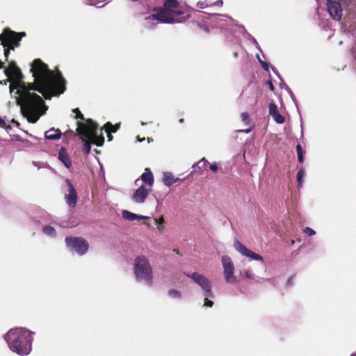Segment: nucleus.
<instances>
[{
    "instance_id": "18",
    "label": "nucleus",
    "mask_w": 356,
    "mask_h": 356,
    "mask_svg": "<svg viewBox=\"0 0 356 356\" xmlns=\"http://www.w3.org/2000/svg\"><path fill=\"white\" fill-rule=\"evenodd\" d=\"M25 35L26 34L24 32L17 33L15 32L9 31V35L8 36V40L14 43V47L12 48V49H14L15 47H18L19 45L20 40L24 36H25Z\"/></svg>"
},
{
    "instance_id": "40",
    "label": "nucleus",
    "mask_w": 356,
    "mask_h": 356,
    "mask_svg": "<svg viewBox=\"0 0 356 356\" xmlns=\"http://www.w3.org/2000/svg\"><path fill=\"white\" fill-rule=\"evenodd\" d=\"M296 152H297V154H304V151H303V149H302L301 145L298 144L296 145Z\"/></svg>"
},
{
    "instance_id": "10",
    "label": "nucleus",
    "mask_w": 356,
    "mask_h": 356,
    "mask_svg": "<svg viewBox=\"0 0 356 356\" xmlns=\"http://www.w3.org/2000/svg\"><path fill=\"white\" fill-rule=\"evenodd\" d=\"M327 9L330 17L337 21H339L342 17V4L334 0H326Z\"/></svg>"
},
{
    "instance_id": "13",
    "label": "nucleus",
    "mask_w": 356,
    "mask_h": 356,
    "mask_svg": "<svg viewBox=\"0 0 356 356\" xmlns=\"http://www.w3.org/2000/svg\"><path fill=\"white\" fill-rule=\"evenodd\" d=\"M58 159L62 163H63L65 168H67V169H70L71 168L72 161L67 152L65 147H61L59 149L58 153Z\"/></svg>"
},
{
    "instance_id": "7",
    "label": "nucleus",
    "mask_w": 356,
    "mask_h": 356,
    "mask_svg": "<svg viewBox=\"0 0 356 356\" xmlns=\"http://www.w3.org/2000/svg\"><path fill=\"white\" fill-rule=\"evenodd\" d=\"M186 276L191 278L200 286L205 297L211 298L214 297L211 290V283L207 277L197 273H187Z\"/></svg>"
},
{
    "instance_id": "4",
    "label": "nucleus",
    "mask_w": 356,
    "mask_h": 356,
    "mask_svg": "<svg viewBox=\"0 0 356 356\" xmlns=\"http://www.w3.org/2000/svg\"><path fill=\"white\" fill-rule=\"evenodd\" d=\"M76 124L77 126L76 131L83 142V150L85 153H90L91 149L89 140H93V143L98 147L103 145L104 143V138L102 136L103 128L99 133L98 125L91 119L86 120L85 122L77 120Z\"/></svg>"
},
{
    "instance_id": "47",
    "label": "nucleus",
    "mask_w": 356,
    "mask_h": 356,
    "mask_svg": "<svg viewBox=\"0 0 356 356\" xmlns=\"http://www.w3.org/2000/svg\"><path fill=\"white\" fill-rule=\"evenodd\" d=\"M298 160L300 163H302L304 161V154H298Z\"/></svg>"
},
{
    "instance_id": "34",
    "label": "nucleus",
    "mask_w": 356,
    "mask_h": 356,
    "mask_svg": "<svg viewBox=\"0 0 356 356\" xmlns=\"http://www.w3.org/2000/svg\"><path fill=\"white\" fill-rule=\"evenodd\" d=\"M0 127L4 128L6 130L10 129V125L7 126L5 120L3 118H1V117H0Z\"/></svg>"
},
{
    "instance_id": "60",
    "label": "nucleus",
    "mask_w": 356,
    "mask_h": 356,
    "mask_svg": "<svg viewBox=\"0 0 356 356\" xmlns=\"http://www.w3.org/2000/svg\"><path fill=\"white\" fill-rule=\"evenodd\" d=\"M342 44H343V42H342V41L339 42V45H341Z\"/></svg>"
},
{
    "instance_id": "28",
    "label": "nucleus",
    "mask_w": 356,
    "mask_h": 356,
    "mask_svg": "<svg viewBox=\"0 0 356 356\" xmlns=\"http://www.w3.org/2000/svg\"><path fill=\"white\" fill-rule=\"evenodd\" d=\"M272 117L277 124H282L284 122V118L280 113L273 115Z\"/></svg>"
},
{
    "instance_id": "29",
    "label": "nucleus",
    "mask_w": 356,
    "mask_h": 356,
    "mask_svg": "<svg viewBox=\"0 0 356 356\" xmlns=\"http://www.w3.org/2000/svg\"><path fill=\"white\" fill-rule=\"evenodd\" d=\"M286 90L288 92V93L290 95L291 99L293 100V102H294L295 105L298 108V104H297V101H296V97H295L294 94L293 93V92L291 91V90L290 89V88L288 86H286Z\"/></svg>"
},
{
    "instance_id": "35",
    "label": "nucleus",
    "mask_w": 356,
    "mask_h": 356,
    "mask_svg": "<svg viewBox=\"0 0 356 356\" xmlns=\"http://www.w3.org/2000/svg\"><path fill=\"white\" fill-rule=\"evenodd\" d=\"M272 70L274 72V73L277 76V77L283 82L281 84V87H284L286 88V86H287L284 81L280 74L277 72L276 69L275 67H272Z\"/></svg>"
},
{
    "instance_id": "53",
    "label": "nucleus",
    "mask_w": 356,
    "mask_h": 356,
    "mask_svg": "<svg viewBox=\"0 0 356 356\" xmlns=\"http://www.w3.org/2000/svg\"><path fill=\"white\" fill-rule=\"evenodd\" d=\"M256 57H257V60H258L259 63H260V60H262L261 59V58H260L259 55V54H257V55H256Z\"/></svg>"
},
{
    "instance_id": "11",
    "label": "nucleus",
    "mask_w": 356,
    "mask_h": 356,
    "mask_svg": "<svg viewBox=\"0 0 356 356\" xmlns=\"http://www.w3.org/2000/svg\"><path fill=\"white\" fill-rule=\"evenodd\" d=\"M234 247L235 250L241 253L243 256L247 257L253 260L261 261L264 262V259L260 254L248 249L238 241H235Z\"/></svg>"
},
{
    "instance_id": "19",
    "label": "nucleus",
    "mask_w": 356,
    "mask_h": 356,
    "mask_svg": "<svg viewBox=\"0 0 356 356\" xmlns=\"http://www.w3.org/2000/svg\"><path fill=\"white\" fill-rule=\"evenodd\" d=\"M163 181L166 186L170 187L173 184L179 181V179L178 177H175L172 173L166 172L163 173Z\"/></svg>"
},
{
    "instance_id": "54",
    "label": "nucleus",
    "mask_w": 356,
    "mask_h": 356,
    "mask_svg": "<svg viewBox=\"0 0 356 356\" xmlns=\"http://www.w3.org/2000/svg\"><path fill=\"white\" fill-rule=\"evenodd\" d=\"M108 141H111L113 139V136L111 134H108Z\"/></svg>"
},
{
    "instance_id": "3",
    "label": "nucleus",
    "mask_w": 356,
    "mask_h": 356,
    "mask_svg": "<svg viewBox=\"0 0 356 356\" xmlns=\"http://www.w3.org/2000/svg\"><path fill=\"white\" fill-rule=\"evenodd\" d=\"M35 332L26 327L10 329L3 336L9 349L19 356H26L32 350Z\"/></svg>"
},
{
    "instance_id": "51",
    "label": "nucleus",
    "mask_w": 356,
    "mask_h": 356,
    "mask_svg": "<svg viewBox=\"0 0 356 356\" xmlns=\"http://www.w3.org/2000/svg\"><path fill=\"white\" fill-rule=\"evenodd\" d=\"M0 69H3V70H4V69H6V68L4 67L3 63V62H1V61H0Z\"/></svg>"
},
{
    "instance_id": "36",
    "label": "nucleus",
    "mask_w": 356,
    "mask_h": 356,
    "mask_svg": "<svg viewBox=\"0 0 356 356\" xmlns=\"http://www.w3.org/2000/svg\"><path fill=\"white\" fill-rule=\"evenodd\" d=\"M260 65L261 67L266 72L269 71V65L267 62L264 60H260Z\"/></svg>"
},
{
    "instance_id": "14",
    "label": "nucleus",
    "mask_w": 356,
    "mask_h": 356,
    "mask_svg": "<svg viewBox=\"0 0 356 356\" xmlns=\"http://www.w3.org/2000/svg\"><path fill=\"white\" fill-rule=\"evenodd\" d=\"M122 218L128 221H134V220H141L149 218V217L142 215H138L134 213H132L128 210H122Z\"/></svg>"
},
{
    "instance_id": "50",
    "label": "nucleus",
    "mask_w": 356,
    "mask_h": 356,
    "mask_svg": "<svg viewBox=\"0 0 356 356\" xmlns=\"http://www.w3.org/2000/svg\"><path fill=\"white\" fill-rule=\"evenodd\" d=\"M10 54V51L8 49L5 50V56L8 58V55Z\"/></svg>"
},
{
    "instance_id": "42",
    "label": "nucleus",
    "mask_w": 356,
    "mask_h": 356,
    "mask_svg": "<svg viewBox=\"0 0 356 356\" xmlns=\"http://www.w3.org/2000/svg\"><path fill=\"white\" fill-rule=\"evenodd\" d=\"M293 276H291L289 277L286 282V286H290L293 285Z\"/></svg>"
},
{
    "instance_id": "52",
    "label": "nucleus",
    "mask_w": 356,
    "mask_h": 356,
    "mask_svg": "<svg viewBox=\"0 0 356 356\" xmlns=\"http://www.w3.org/2000/svg\"><path fill=\"white\" fill-rule=\"evenodd\" d=\"M233 56L235 58H237L238 57V54L237 52H234L233 54Z\"/></svg>"
},
{
    "instance_id": "17",
    "label": "nucleus",
    "mask_w": 356,
    "mask_h": 356,
    "mask_svg": "<svg viewBox=\"0 0 356 356\" xmlns=\"http://www.w3.org/2000/svg\"><path fill=\"white\" fill-rule=\"evenodd\" d=\"M61 136L62 133L58 129L51 128L44 132V138L49 140H58Z\"/></svg>"
},
{
    "instance_id": "1",
    "label": "nucleus",
    "mask_w": 356,
    "mask_h": 356,
    "mask_svg": "<svg viewBox=\"0 0 356 356\" xmlns=\"http://www.w3.org/2000/svg\"><path fill=\"white\" fill-rule=\"evenodd\" d=\"M31 72L37 86L24 82L20 69L14 61H11L8 69L3 71L4 76L7 78L3 81H0V85H7L11 81L10 77L14 79V82L9 86L10 93H15L17 104L20 106L23 116L29 122L35 123L40 116L45 114L48 107L42 98L34 91L39 92L45 99H49L52 96L59 95L65 92V81L60 72L54 76L47 65L40 59H36L31 63Z\"/></svg>"
},
{
    "instance_id": "61",
    "label": "nucleus",
    "mask_w": 356,
    "mask_h": 356,
    "mask_svg": "<svg viewBox=\"0 0 356 356\" xmlns=\"http://www.w3.org/2000/svg\"><path fill=\"white\" fill-rule=\"evenodd\" d=\"M183 121H184L183 119L179 120V122H181V123L183 122Z\"/></svg>"
},
{
    "instance_id": "12",
    "label": "nucleus",
    "mask_w": 356,
    "mask_h": 356,
    "mask_svg": "<svg viewBox=\"0 0 356 356\" xmlns=\"http://www.w3.org/2000/svg\"><path fill=\"white\" fill-rule=\"evenodd\" d=\"M152 188H146L144 185H141L137 188L132 195V200L137 204H142L145 202L149 193L151 192Z\"/></svg>"
},
{
    "instance_id": "24",
    "label": "nucleus",
    "mask_w": 356,
    "mask_h": 356,
    "mask_svg": "<svg viewBox=\"0 0 356 356\" xmlns=\"http://www.w3.org/2000/svg\"><path fill=\"white\" fill-rule=\"evenodd\" d=\"M207 163L208 161L205 158H202L197 163L194 164L192 168L194 171H196V168H199L200 170H202Z\"/></svg>"
},
{
    "instance_id": "31",
    "label": "nucleus",
    "mask_w": 356,
    "mask_h": 356,
    "mask_svg": "<svg viewBox=\"0 0 356 356\" xmlns=\"http://www.w3.org/2000/svg\"><path fill=\"white\" fill-rule=\"evenodd\" d=\"M303 232L308 236H314L316 234V232L311 227H307L304 228Z\"/></svg>"
},
{
    "instance_id": "27",
    "label": "nucleus",
    "mask_w": 356,
    "mask_h": 356,
    "mask_svg": "<svg viewBox=\"0 0 356 356\" xmlns=\"http://www.w3.org/2000/svg\"><path fill=\"white\" fill-rule=\"evenodd\" d=\"M277 106L275 103H270L269 104V113L271 116L278 113Z\"/></svg>"
},
{
    "instance_id": "23",
    "label": "nucleus",
    "mask_w": 356,
    "mask_h": 356,
    "mask_svg": "<svg viewBox=\"0 0 356 356\" xmlns=\"http://www.w3.org/2000/svg\"><path fill=\"white\" fill-rule=\"evenodd\" d=\"M305 175V172L303 168H300L297 173V182H298V187L300 188L302 187V182H303V177Z\"/></svg>"
},
{
    "instance_id": "2",
    "label": "nucleus",
    "mask_w": 356,
    "mask_h": 356,
    "mask_svg": "<svg viewBox=\"0 0 356 356\" xmlns=\"http://www.w3.org/2000/svg\"><path fill=\"white\" fill-rule=\"evenodd\" d=\"M155 13L145 18L146 21L157 20L163 24H176L185 22L191 15L184 10L178 0H165L163 5L154 9Z\"/></svg>"
},
{
    "instance_id": "38",
    "label": "nucleus",
    "mask_w": 356,
    "mask_h": 356,
    "mask_svg": "<svg viewBox=\"0 0 356 356\" xmlns=\"http://www.w3.org/2000/svg\"><path fill=\"white\" fill-rule=\"evenodd\" d=\"M208 298L209 297H206V298L204 299V306L207 307H211L213 305V301L209 300Z\"/></svg>"
},
{
    "instance_id": "32",
    "label": "nucleus",
    "mask_w": 356,
    "mask_h": 356,
    "mask_svg": "<svg viewBox=\"0 0 356 356\" xmlns=\"http://www.w3.org/2000/svg\"><path fill=\"white\" fill-rule=\"evenodd\" d=\"M73 112L76 114L75 118L78 120L80 119L81 120H85V118L83 115V114L81 113V111L79 110V108H76L73 110Z\"/></svg>"
},
{
    "instance_id": "26",
    "label": "nucleus",
    "mask_w": 356,
    "mask_h": 356,
    "mask_svg": "<svg viewBox=\"0 0 356 356\" xmlns=\"http://www.w3.org/2000/svg\"><path fill=\"white\" fill-rule=\"evenodd\" d=\"M120 126L116 124L115 127L111 123V122H107L104 125V128L106 129V131H111L113 133H115L118 131V129H119Z\"/></svg>"
},
{
    "instance_id": "25",
    "label": "nucleus",
    "mask_w": 356,
    "mask_h": 356,
    "mask_svg": "<svg viewBox=\"0 0 356 356\" xmlns=\"http://www.w3.org/2000/svg\"><path fill=\"white\" fill-rule=\"evenodd\" d=\"M168 296L174 299H181V293L177 289H170L168 291Z\"/></svg>"
},
{
    "instance_id": "22",
    "label": "nucleus",
    "mask_w": 356,
    "mask_h": 356,
    "mask_svg": "<svg viewBox=\"0 0 356 356\" xmlns=\"http://www.w3.org/2000/svg\"><path fill=\"white\" fill-rule=\"evenodd\" d=\"M241 27L243 29V31H244L245 34L246 35L247 38L253 43V44L255 46V47L261 52H262L261 49L257 42V40L249 33L247 32L245 27L243 26H241Z\"/></svg>"
},
{
    "instance_id": "56",
    "label": "nucleus",
    "mask_w": 356,
    "mask_h": 356,
    "mask_svg": "<svg viewBox=\"0 0 356 356\" xmlns=\"http://www.w3.org/2000/svg\"><path fill=\"white\" fill-rule=\"evenodd\" d=\"M301 137H303V129H302V126H301Z\"/></svg>"
},
{
    "instance_id": "59",
    "label": "nucleus",
    "mask_w": 356,
    "mask_h": 356,
    "mask_svg": "<svg viewBox=\"0 0 356 356\" xmlns=\"http://www.w3.org/2000/svg\"><path fill=\"white\" fill-rule=\"evenodd\" d=\"M140 124H141V125H143H143H145L146 123H145V122H141V123H140Z\"/></svg>"
},
{
    "instance_id": "21",
    "label": "nucleus",
    "mask_w": 356,
    "mask_h": 356,
    "mask_svg": "<svg viewBox=\"0 0 356 356\" xmlns=\"http://www.w3.org/2000/svg\"><path fill=\"white\" fill-rule=\"evenodd\" d=\"M88 4L97 8H102L108 3L111 0H88Z\"/></svg>"
},
{
    "instance_id": "37",
    "label": "nucleus",
    "mask_w": 356,
    "mask_h": 356,
    "mask_svg": "<svg viewBox=\"0 0 356 356\" xmlns=\"http://www.w3.org/2000/svg\"><path fill=\"white\" fill-rule=\"evenodd\" d=\"M154 222H155V224L158 226V229L159 230H161V228L159 227V225L163 224V222H164L163 218L161 217V218H155L154 219Z\"/></svg>"
},
{
    "instance_id": "57",
    "label": "nucleus",
    "mask_w": 356,
    "mask_h": 356,
    "mask_svg": "<svg viewBox=\"0 0 356 356\" xmlns=\"http://www.w3.org/2000/svg\"><path fill=\"white\" fill-rule=\"evenodd\" d=\"M138 140H139L140 142H142V141L145 140V138H143V139H140V138H138Z\"/></svg>"
},
{
    "instance_id": "48",
    "label": "nucleus",
    "mask_w": 356,
    "mask_h": 356,
    "mask_svg": "<svg viewBox=\"0 0 356 356\" xmlns=\"http://www.w3.org/2000/svg\"><path fill=\"white\" fill-rule=\"evenodd\" d=\"M11 123H12L14 126H15V127H19V124H19L17 120H15V119H13V120H11Z\"/></svg>"
},
{
    "instance_id": "5",
    "label": "nucleus",
    "mask_w": 356,
    "mask_h": 356,
    "mask_svg": "<svg viewBox=\"0 0 356 356\" xmlns=\"http://www.w3.org/2000/svg\"><path fill=\"white\" fill-rule=\"evenodd\" d=\"M134 275L138 282L149 286L152 285V268L148 259L144 256H139L135 259Z\"/></svg>"
},
{
    "instance_id": "41",
    "label": "nucleus",
    "mask_w": 356,
    "mask_h": 356,
    "mask_svg": "<svg viewBox=\"0 0 356 356\" xmlns=\"http://www.w3.org/2000/svg\"><path fill=\"white\" fill-rule=\"evenodd\" d=\"M352 54L355 58H356V40L355 41L353 47H352Z\"/></svg>"
},
{
    "instance_id": "8",
    "label": "nucleus",
    "mask_w": 356,
    "mask_h": 356,
    "mask_svg": "<svg viewBox=\"0 0 356 356\" xmlns=\"http://www.w3.org/2000/svg\"><path fill=\"white\" fill-rule=\"evenodd\" d=\"M63 189L65 193V199L67 205L70 207H75L77 202V193L70 179H66L65 180Z\"/></svg>"
},
{
    "instance_id": "46",
    "label": "nucleus",
    "mask_w": 356,
    "mask_h": 356,
    "mask_svg": "<svg viewBox=\"0 0 356 356\" xmlns=\"http://www.w3.org/2000/svg\"><path fill=\"white\" fill-rule=\"evenodd\" d=\"M199 26L200 28H202L205 32H207V33L209 32V29L208 26H207V25H200V24Z\"/></svg>"
},
{
    "instance_id": "45",
    "label": "nucleus",
    "mask_w": 356,
    "mask_h": 356,
    "mask_svg": "<svg viewBox=\"0 0 356 356\" xmlns=\"http://www.w3.org/2000/svg\"><path fill=\"white\" fill-rule=\"evenodd\" d=\"M268 87H269V89L271 90V91H274L275 90V87L273 84V82L272 81H268V83H267Z\"/></svg>"
},
{
    "instance_id": "6",
    "label": "nucleus",
    "mask_w": 356,
    "mask_h": 356,
    "mask_svg": "<svg viewBox=\"0 0 356 356\" xmlns=\"http://www.w3.org/2000/svg\"><path fill=\"white\" fill-rule=\"evenodd\" d=\"M65 241L67 248L71 252L82 256L88 250L89 244L83 238L67 236Z\"/></svg>"
},
{
    "instance_id": "16",
    "label": "nucleus",
    "mask_w": 356,
    "mask_h": 356,
    "mask_svg": "<svg viewBox=\"0 0 356 356\" xmlns=\"http://www.w3.org/2000/svg\"><path fill=\"white\" fill-rule=\"evenodd\" d=\"M141 180L152 188L154 184V175L149 168H145V172L140 176Z\"/></svg>"
},
{
    "instance_id": "44",
    "label": "nucleus",
    "mask_w": 356,
    "mask_h": 356,
    "mask_svg": "<svg viewBox=\"0 0 356 356\" xmlns=\"http://www.w3.org/2000/svg\"><path fill=\"white\" fill-rule=\"evenodd\" d=\"M245 275L246 277H248V278L254 279V277H253V276L250 270H246L245 272Z\"/></svg>"
},
{
    "instance_id": "62",
    "label": "nucleus",
    "mask_w": 356,
    "mask_h": 356,
    "mask_svg": "<svg viewBox=\"0 0 356 356\" xmlns=\"http://www.w3.org/2000/svg\"><path fill=\"white\" fill-rule=\"evenodd\" d=\"M138 181V179H136L135 181V184H137V182Z\"/></svg>"
},
{
    "instance_id": "9",
    "label": "nucleus",
    "mask_w": 356,
    "mask_h": 356,
    "mask_svg": "<svg viewBox=\"0 0 356 356\" xmlns=\"http://www.w3.org/2000/svg\"><path fill=\"white\" fill-rule=\"evenodd\" d=\"M222 264L226 282L229 284L234 283L236 278L234 275V267L231 258L227 255L223 256L222 258Z\"/></svg>"
},
{
    "instance_id": "43",
    "label": "nucleus",
    "mask_w": 356,
    "mask_h": 356,
    "mask_svg": "<svg viewBox=\"0 0 356 356\" xmlns=\"http://www.w3.org/2000/svg\"><path fill=\"white\" fill-rule=\"evenodd\" d=\"M223 4L222 0H217L213 3H211V6H222Z\"/></svg>"
},
{
    "instance_id": "15",
    "label": "nucleus",
    "mask_w": 356,
    "mask_h": 356,
    "mask_svg": "<svg viewBox=\"0 0 356 356\" xmlns=\"http://www.w3.org/2000/svg\"><path fill=\"white\" fill-rule=\"evenodd\" d=\"M203 13V15L202 17H200V19H202V20H204V19L211 20L212 22L213 23V26H218V25H221L218 22H217V20H216V18H217L218 17L222 16V17L229 18V19H232V21H234V19L227 14L221 15V14H218V13Z\"/></svg>"
},
{
    "instance_id": "39",
    "label": "nucleus",
    "mask_w": 356,
    "mask_h": 356,
    "mask_svg": "<svg viewBox=\"0 0 356 356\" xmlns=\"http://www.w3.org/2000/svg\"><path fill=\"white\" fill-rule=\"evenodd\" d=\"M218 164L216 162L212 163L210 165V170L212 172H216L218 171Z\"/></svg>"
},
{
    "instance_id": "30",
    "label": "nucleus",
    "mask_w": 356,
    "mask_h": 356,
    "mask_svg": "<svg viewBox=\"0 0 356 356\" xmlns=\"http://www.w3.org/2000/svg\"><path fill=\"white\" fill-rule=\"evenodd\" d=\"M211 6V3L208 2V1H198L197 3V6L199 8H205Z\"/></svg>"
},
{
    "instance_id": "55",
    "label": "nucleus",
    "mask_w": 356,
    "mask_h": 356,
    "mask_svg": "<svg viewBox=\"0 0 356 356\" xmlns=\"http://www.w3.org/2000/svg\"><path fill=\"white\" fill-rule=\"evenodd\" d=\"M3 37H4V36H3V34H1V35H0V40L1 41V42H2V43H3Z\"/></svg>"
},
{
    "instance_id": "33",
    "label": "nucleus",
    "mask_w": 356,
    "mask_h": 356,
    "mask_svg": "<svg viewBox=\"0 0 356 356\" xmlns=\"http://www.w3.org/2000/svg\"><path fill=\"white\" fill-rule=\"evenodd\" d=\"M241 119H242V121L245 123V124H248L249 123V121H250V118H249V114L248 113H243L241 114Z\"/></svg>"
},
{
    "instance_id": "58",
    "label": "nucleus",
    "mask_w": 356,
    "mask_h": 356,
    "mask_svg": "<svg viewBox=\"0 0 356 356\" xmlns=\"http://www.w3.org/2000/svg\"><path fill=\"white\" fill-rule=\"evenodd\" d=\"M350 356H356V352L351 354Z\"/></svg>"
},
{
    "instance_id": "49",
    "label": "nucleus",
    "mask_w": 356,
    "mask_h": 356,
    "mask_svg": "<svg viewBox=\"0 0 356 356\" xmlns=\"http://www.w3.org/2000/svg\"><path fill=\"white\" fill-rule=\"evenodd\" d=\"M237 132L249 133V132H250V129H240V130H238Z\"/></svg>"
},
{
    "instance_id": "20",
    "label": "nucleus",
    "mask_w": 356,
    "mask_h": 356,
    "mask_svg": "<svg viewBox=\"0 0 356 356\" xmlns=\"http://www.w3.org/2000/svg\"><path fill=\"white\" fill-rule=\"evenodd\" d=\"M42 232L47 236L54 238L56 236V231L55 228L49 225H44L42 227Z\"/></svg>"
}]
</instances>
